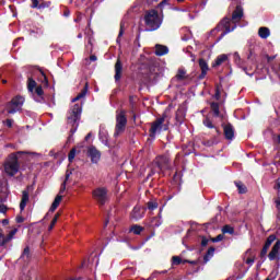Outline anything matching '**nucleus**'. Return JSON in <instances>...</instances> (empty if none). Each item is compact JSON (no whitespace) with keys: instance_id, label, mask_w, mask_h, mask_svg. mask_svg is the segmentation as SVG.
<instances>
[{"instance_id":"1","label":"nucleus","mask_w":280,"mask_h":280,"mask_svg":"<svg viewBox=\"0 0 280 280\" xmlns=\"http://www.w3.org/2000/svg\"><path fill=\"white\" fill-rule=\"evenodd\" d=\"M243 18L244 8H242V5H236L235 10L232 13V19L228 16L223 18L217 25V27L211 31V34H213L214 32H221V30H225V32H223L217 40L218 43H220V40L224 38L226 34H231V32H234V30L237 27V24L235 23H240Z\"/></svg>"},{"instance_id":"2","label":"nucleus","mask_w":280,"mask_h":280,"mask_svg":"<svg viewBox=\"0 0 280 280\" xmlns=\"http://www.w3.org/2000/svg\"><path fill=\"white\" fill-rule=\"evenodd\" d=\"M80 119H82V104H74L73 107L70 109L67 116V121L69 126H72L70 129V136L68 140H71L73 135L78 132V128L80 127Z\"/></svg>"},{"instance_id":"3","label":"nucleus","mask_w":280,"mask_h":280,"mask_svg":"<svg viewBox=\"0 0 280 280\" xmlns=\"http://www.w3.org/2000/svg\"><path fill=\"white\" fill-rule=\"evenodd\" d=\"M144 25H147L145 32H156L163 24V20L159 16V11L151 9L144 12Z\"/></svg>"},{"instance_id":"4","label":"nucleus","mask_w":280,"mask_h":280,"mask_svg":"<svg viewBox=\"0 0 280 280\" xmlns=\"http://www.w3.org/2000/svg\"><path fill=\"white\" fill-rule=\"evenodd\" d=\"M25 154V151H18L9 155V160L4 163V172L8 176H16L21 164L19 163V155Z\"/></svg>"},{"instance_id":"5","label":"nucleus","mask_w":280,"mask_h":280,"mask_svg":"<svg viewBox=\"0 0 280 280\" xmlns=\"http://www.w3.org/2000/svg\"><path fill=\"white\" fill-rule=\"evenodd\" d=\"M155 167L151 171L150 176L153 174H161V172H166L167 170H172V163L170 156L167 155H160L156 158L154 162Z\"/></svg>"},{"instance_id":"6","label":"nucleus","mask_w":280,"mask_h":280,"mask_svg":"<svg viewBox=\"0 0 280 280\" xmlns=\"http://www.w3.org/2000/svg\"><path fill=\"white\" fill-rule=\"evenodd\" d=\"M128 125V118L126 117V110L121 109L116 115V126L114 137H119L122 132H126V126Z\"/></svg>"},{"instance_id":"7","label":"nucleus","mask_w":280,"mask_h":280,"mask_svg":"<svg viewBox=\"0 0 280 280\" xmlns=\"http://www.w3.org/2000/svg\"><path fill=\"white\" fill-rule=\"evenodd\" d=\"M25 103V98L21 95H18L11 100V102L7 103L5 108L9 115H14L21 110V106Z\"/></svg>"},{"instance_id":"8","label":"nucleus","mask_w":280,"mask_h":280,"mask_svg":"<svg viewBox=\"0 0 280 280\" xmlns=\"http://www.w3.org/2000/svg\"><path fill=\"white\" fill-rule=\"evenodd\" d=\"M92 196L100 207H104L108 201V188L97 187L92 191Z\"/></svg>"},{"instance_id":"9","label":"nucleus","mask_w":280,"mask_h":280,"mask_svg":"<svg viewBox=\"0 0 280 280\" xmlns=\"http://www.w3.org/2000/svg\"><path fill=\"white\" fill-rule=\"evenodd\" d=\"M27 91L28 93L35 94L36 96L40 97L43 100V95H45V91H43V85H38L36 83V80L34 78L28 77L27 78Z\"/></svg>"},{"instance_id":"10","label":"nucleus","mask_w":280,"mask_h":280,"mask_svg":"<svg viewBox=\"0 0 280 280\" xmlns=\"http://www.w3.org/2000/svg\"><path fill=\"white\" fill-rule=\"evenodd\" d=\"M165 117L166 115L164 114L162 117L158 118L155 121L151 124V128L149 129V137H151V139H154L156 137V132H161V130H163Z\"/></svg>"},{"instance_id":"11","label":"nucleus","mask_w":280,"mask_h":280,"mask_svg":"<svg viewBox=\"0 0 280 280\" xmlns=\"http://www.w3.org/2000/svg\"><path fill=\"white\" fill-rule=\"evenodd\" d=\"M89 159H91V163L97 164L100 163L101 159H102V152L100 150H97V148L95 145H90L88 148V152H86Z\"/></svg>"},{"instance_id":"12","label":"nucleus","mask_w":280,"mask_h":280,"mask_svg":"<svg viewBox=\"0 0 280 280\" xmlns=\"http://www.w3.org/2000/svg\"><path fill=\"white\" fill-rule=\"evenodd\" d=\"M222 128L226 141H233L235 139V128H233V125L231 122L222 124Z\"/></svg>"},{"instance_id":"13","label":"nucleus","mask_w":280,"mask_h":280,"mask_svg":"<svg viewBox=\"0 0 280 280\" xmlns=\"http://www.w3.org/2000/svg\"><path fill=\"white\" fill-rule=\"evenodd\" d=\"M30 202V187L22 191V199L20 202V211H25L27 203Z\"/></svg>"},{"instance_id":"14","label":"nucleus","mask_w":280,"mask_h":280,"mask_svg":"<svg viewBox=\"0 0 280 280\" xmlns=\"http://www.w3.org/2000/svg\"><path fill=\"white\" fill-rule=\"evenodd\" d=\"M60 202H62V195H57L50 206L49 211L44 217V220H47V218H49V213H54V211H56V209H58V207H60Z\"/></svg>"},{"instance_id":"15","label":"nucleus","mask_w":280,"mask_h":280,"mask_svg":"<svg viewBox=\"0 0 280 280\" xmlns=\"http://www.w3.org/2000/svg\"><path fill=\"white\" fill-rule=\"evenodd\" d=\"M122 71H124V65L121 63V59H117L115 63V75H114L115 82H119V80H121Z\"/></svg>"},{"instance_id":"16","label":"nucleus","mask_w":280,"mask_h":280,"mask_svg":"<svg viewBox=\"0 0 280 280\" xmlns=\"http://www.w3.org/2000/svg\"><path fill=\"white\" fill-rule=\"evenodd\" d=\"M279 250H280V241L278 240L272 246L271 252L268 255L270 261H275V259H277V255H279Z\"/></svg>"},{"instance_id":"17","label":"nucleus","mask_w":280,"mask_h":280,"mask_svg":"<svg viewBox=\"0 0 280 280\" xmlns=\"http://www.w3.org/2000/svg\"><path fill=\"white\" fill-rule=\"evenodd\" d=\"M131 220H135L136 222L141 220L143 218V212H141V208L139 206H136L131 213H130Z\"/></svg>"},{"instance_id":"18","label":"nucleus","mask_w":280,"mask_h":280,"mask_svg":"<svg viewBox=\"0 0 280 280\" xmlns=\"http://www.w3.org/2000/svg\"><path fill=\"white\" fill-rule=\"evenodd\" d=\"M170 54V48L161 44L155 45V56H165Z\"/></svg>"},{"instance_id":"19","label":"nucleus","mask_w":280,"mask_h":280,"mask_svg":"<svg viewBox=\"0 0 280 280\" xmlns=\"http://www.w3.org/2000/svg\"><path fill=\"white\" fill-rule=\"evenodd\" d=\"M234 60H235L236 65H238V67H241V69H243V71H245V73L247 75H250V78H252V75H254L253 72L248 73V68L247 67L242 66V57H240V52L234 54Z\"/></svg>"},{"instance_id":"20","label":"nucleus","mask_w":280,"mask_h":280,"mask_svg":"<svg viewBox=\"0 0 280 280\" xmlns=\"http://www.w3.org/2000/svg\"><path fill=\"white\" fill-rule=\"evenodd\" d=\"M143 231H145V228H143L139 224H133L129 229V233H133V235H141V233H143Z\"/></svg>"},{"instance_id":"21","label":"nucleus","mask_w":280,"mask_h":280,"mask_svg":"<svg viewBox=\"0 0 280 280\" xmlns=\"http://www.w3.org/2000/svg\"><path fill=\"white\" fill-rule=\"evenodd\" d=\"M86 93H89V83H85L81 92L74 98H72V102H79V100H82V97H86Z\"/></svg>"},{"instance_id":"22","label":"nucleus","mask_w":280,"mask_h":280,"mask_svg":"<svg viewBox=\"0 0 280 280\" xmlns=\"http://www.w3.org/2000/svg\"><path fill=\"white\" fill-rule=\"evenodd\" d=\"M226 60H229V56L226 55H219L217 57V59L214 60V62L212 63V67L215 68V67H220V65H222L223 62H226Z\"/></svg>"},{"instance_id":"23","label":"nucleus","mask_w":280,"mask_h":280,"mask_svg":"<svg viewBox=\"0 0 280 280\" xmlns=\"http://www.w3.org/2000/svg\"><path fill=\"white\" fill-rule=\"evenodd\" d=\"M210 109L213 114V117H220V103L212 102L210 103Z\"/></svg>"},{"instance_id":"24","label":"nucleus","mask_w":280,"mask_h":280,"mask_svg":"<svg viewBox=\"0 0 280 280\" xmlns=\"http://www.w3.org/2000/svg\"><path fill=\"white\" fill-rule=\"evenodd\" d=\"M16 233H19V229L14 228L13 230H11L9 232V234L7 236H4V243L9 244V242H12V240H14V236L16 235Z\"/></svg>"},{"instance_id":"25","label":"nucleus","mask_w":280,"mask_h":280,"mask_svg":"<svg viewBox=\"0 0 280 280\" xmlns=\"http://www.w3.org/2000/svg\"><path fill=\"white\" fill-rule=\"evenodd\" d=\"M258 36L260 38H268L270 36V28L262 26L258 30Z\"/></svg>"},{"instance_id":"26","label":"nucleus","mask_w":280,"mask_h":280,"mask_svg":"<svg viewBox=\"0 0 280 280\" xmlns=\"http://www.w3.org/2000/svg\"><path fill=\"white\" fill-rule=\"evenodd\" d=\"M234 185L236 186L238 194H247L248 188L246 187V185H244V183L234 182Z\"/></svg>"},{"instance_id":"27","label":"nucleus","mask_w":280,"mask_h":280,"mask_svg":"<svg viewBox=\"0 0 280 280\" xmlns=\"http://www.w3.org/2000/svg\"><path fill=\"white\" fill-rule=\"evenodd\" d=\"M215 253V247H209L206 255L203 256V264H207L209 261L210 257H213Z\"/></svg>"},{"instance_id":"28","label":"nucleus","mask_w":280,"mask_h":280,"mask_svg":"<svg viewBox=\"0 0 280 280\" xmlns=\"http://www.w3.org/2000/svg\"><path fill=\"white\" fill-rule=\"evenodd\" d=\"M222 233L223 235H233L235 233V228L226 224L222 228Z\"/></svg>"},{"instance_id":"29","label":"nucleus","mask_w":280,"mask_h":280,"mask_svg":"<svg viewBox=\"0 0 280 280\" xmlns=\"http://www.w3.org/2000/svg\"><path fill=\"white\" fill-rule=\"evenodd\" d=\"M187 71H185V69H178L177 74H176V79L179 82H183V80H187Z\"/></svg>"},{"instance_id":"30","label":"nucleus","mask_w":280,"mask_h":280,"mask_svg":"<svg viewBox=\"0 0 280 280\" xmlns=\"http://www.w3.org/2000/svg\"><path fill=\"white\" fill-rule=\"evenodd\" d=\"M147 209H149V211H154V210L159 209V202H156V200L148 201Z\"/></svg>"},{"instance_id":"31","label":"nucleus","mask_w":280,"mask_h":280,"mask_svg":"<svg viewBox=\"0 0 280 280\" xmlns=\"http://www.w3.org/2000/svg\"><path fill=\"white\" fill-rule=\"evenodd\" d=\"M39 73L42 75V78L39 79L42 84H44V86H49V79H47V74H45V71L39 70Z\"/></svg>"},{"instance_id":"32","label":"nucleus","mask_w":280,"mask_h":280,"mask_svg":"<svg viewBox=\"0 0 280 280\" xmlns=\"http://www.w3.org/2000/svg\"><path fill=\"white\" fill-rule=\"evenodd\" d=\"M199 67L201 71H209V63H207V60L202 58L199 59Z\"/></svg>"},{"instance_id":"33","label":"nucleus","mask_w":280,"mask_h":280,"mask_svg":"<svg viewBox=\"0 0 280 280\" xmlns=\"http://www.w3.org/2000/svg\"><path fill=\"white\" fill-rule=\"evenodd\" d=\"M202 124H203V126H206V128H210V129L215 128V127L213 126V121H211V118H210V117H206V118L202 120Z\"/></svg>"},{"instance_id":"34","label":"nucleus","mask_w":280,"mask_h":280,"mask_svg":"<svg viewBox=\"0 0 280 280\" xmlns=\"http://www.w3.org/2000/svg\"><path fill=\"white\" fill-rule=\"evenodd\" d=\"M151 224L154 226V229H159V226L162 224L161 219L159 217H153L151 219Z\"/></svg>"},{"instance_id":"35","label":"nucleus","mask_w":280,"mask_h":280,"mask_svg":"<svg viewBox=\"0 0 280 280\" xmlns=\"http://www.w3.org/2000/svg\"><path fill=\"white\" fill-rule=\"evenodd\" d=\"M183 258H180L179 256H173L172 257V266H180V264H183Z\"/></svg>"},{"instance_id":"36","label":"nucleus","mask_w":280,"mask_h":280,"mask_svg":"<svg viewBox=\"0 0 280 280\" xmlns=\"http://www.w3.org/2000/svg\"><path fill=\"white\" fill-rule=\"evenodd\" d=\"M275 240H277V235L275 234L269 235L265 242V245L269 247L272 246V242H275Z\"/></svg>"},{"instance_id":"37","label":"nucleus","mask_w":280,"mask_h":280,"mask_svg":"<svg viewBox=\"0 0 280 280\" xmlns=\"http://www.w3.org/2000/svg\"><path fill=\"white\" fill-rule=\"evenodd\" d=\"M81 1L85 5H89V3H92V5H100V3H102V1L104 0H81Z\"/></svg>"},{"instance_id":"38","label":"nucleus","mask_w":280,"mask_h":280,"mask_svg":"<svg viewBox=\"0 0 280 280\" xmlns=\"http://www.w3.org/2000/svg\"><path fill=\"white\" fill-rule=\"evenodd\" d=\"M75 153H77V150L75 148H72L68 154V161L69 163H71L74 159H75Z\"/></svg>"},{"instance_id":"39","label":"nucleus","mask_w":280,"mask_h":280,"mask_svg":"<svg viewBox=\"0 0 280 280\" xmlns=\"http://www.w3.org/2000/svg\"><path fill=\"white\" fill-rule=\"evenodd\" d=\"M203 145H206L207 148H211L213 145H218V141H215V139L206 140V141H203Z\"/></svg>"},{"instance_id":"40","label":"nucleus","mask_w":280,"mask_h":280,"mask_svg":"<svg viewBox=\"0 0 280 280\" xmlns=\"http://www.w3.org/2000/svg\"><path fill=\"white\" fill-rule=\"evenodd\" d=\"M278 276H279V271L278 270H272L266 279L267 280H276Z\"/></svg>"},{"instance_id":"41","label":"nucleus","mask_w":280,"mask_h":280,"mask_svg":"<svg viewBox=\"0 0 280 280\" xmlns=\"http://www.w3.org/2000/svg\"><path fill=\"white\" fill-rule=\"evenodd\" d=\"M51 5L50 1H42L39 2V9L38 10H45Z\"/></svg>"},{"instance_id":"42","label":"nucleus","mask_w":280,"mask_h":280,"mask_svg":"<svg viewBox=\"0 0 280 280\" xmlns=\"http://www.w3.org/2000/svg\"><path fill=\"white\" fill-rule=\"evenodd\" d=\"M268 248H270L269 245L265 244L262 249L260 250V259H264V257H266V255H268Z\"/></svg>"},{"instance_id":"43","label":"nucleus","mask_w":280,"mask_h":280,"mask_svg":"<svg viewBox=\"0 0 280 280\" xmlns=\"http://www.w3.org/2000/svg\"><path fill=\"white\" fill-rule=\"evenodd\" d=\"M121 36H124V23H120V28H119L118 37L116 39V42L118 44L121 43Z\"/></svg>"},{"instance_id":"44","label":"nucleus","mask_w":280,"mask_h":280,"mask_svg":"<svg viewBox=\"0 0 280 280\" xmlns=\"http://www.w3.org/2000/svg\"><path fill=\"white\" fill-rule=\"evenodd\" d=\"M28 257H30V247L26 246V247L24 248V250H23V253H22V255H21L20 258H21V259H25V258L28 259Z\"/></svg>"},{"instance_id":"45","label":"nucleus","mask_w":280,"mask_h":280,"mask_svg":"<svg viewBox=\"0 0 280 280\" xmlns=\"http://www.w3.org/2000/svg\"><path fill=\"white\" fill-rule=\"evenodd\" d=\"M175 119H176L177 124H183V112L177 110L176 115H175Z\"/></svg>"},{"instance_id":"46","label":"nucleus","mask_w":280,"mask_h":280,"mask_svg":"<svg viewBox=\"0 0 280 280\" xmlns=\"http://www.w3.org/2000/svg\"><path fill=\"white\" fill-rule=\"evenodd\" d=\"M0 246H5V234H3V229H0Z\"/></svg>"},{"instance_id":"47","label":"nucleus","mask_w":280,"mask_h":280,"mask_svg":"<svg viewBox=\"0 0 280 280\" xmlns=\"http://www.w3.org/2000/svg\"><path fill=\"white\" fill-rule=\"evenodd\" d=\"M222 240H224V234H219L215 237L211 238V242L215 244L218 242H222Z\"/></svg>"},{"instance_id":"48","label":"nucleus","mask_w":280,"mask_h":280,"mask_svg":"<svg viewBox=\"0 0 280 280\" xmlns=\"http://www.w3.org/2000/svg\"><path fill=\"white\" fill-rule=\"evenodd\" d=\"M31 1H32L31 8L38 10L40 7V1L38 0H31Z\"/></svg>"},{"instance_id":"49","label":"nucleus","mask_w":280,"mask_h":280,"mask_svg":"<svg viewBox=\"0 0 280 280\" xmlns=\"http://www.w3.org/2000/svg\"><path fill=\"white\" fill-rule=\"evenodd\" d=\"M67 191V182L61 183L60 189H59V196L65 194Z\"/></svg>"},{"instance_id":"50","label":"nucleus","mask_w":280,"mask_h":280,"mask_svg":"<svg viewBox=\"0 0 280 280\" xmlns=\"http://www.w3.org/2000/svg\"><path fill=\"white\" fill-rule=\"evenodd\" d=\"M71 174H73L71 171H69V170L66 171V177L63 180V183H66V185L69 182V178H71Z\"/></svg>"},{"instance_id":"51","label":"nucleus","mask_w":280,"mask_h":280,"mask_svg":"<svg viewBox=\"0 0 280 280\" xmlns=\"http://www.w3.org/2000/svg\"><path fill=\"white\" fill-rule=\"evenodd\" d=\"M3 124L7 125V128H12V125L14 124L13 119L8 118L5 121H3Z\"/></svg>"},{"instance_id":"52","label":"nucleus","mask_w":280,"mask_h":280,"mask_svg":"<svg viewBox=\"0 0 280 280\" xmlns=\"http://www.w3.org/2000/svg\"><path fill=\"white\" fill-rule=\"evenodd\" d=\"M208 244H209V238L206 236H202L201 237V246L205 247V246H208Z\"/></svg>"},{"instance_id":"53","label":"nucleus","mask_w":280,"mask_h":280,"mask_svg":"<svg viewBox=\"0 0 280 280\" xmlns=\"http://www.w3.org/2000/svg\"><path fill=\"white\" fill-rule=\"evenodd\" d=\"M198 260H187V259H184L183 264H190L191 266H198Z\"/></svg>"},{"instance_id":"54","label":"nucleus","mask_w":280,"mask_h":280,"mask_svg":"<svg viewBox=\"0 0 280 280\" xmlns=\"http://www.w3.org/2000/svg\"><path fill=\"white\" fill-rule=\"evenodd\" d=\"M0 202L3 205V202H8V195L0 194Z\"/></svg>"},{"instance_id":"55","label":"nucleus","mask_w":280,"mask_h":280,"mask_svg":"<svg viewBox=\"0 0 280 280\" xmlns=\"http://www.w3.org/2000/svg\"><path fill=\"white\" fill-rule=\"evenodd\" d=\"M245 264H247L248 266H253L255 264V257L247 258Z\"/></svg>"},{"instance_id":"56","label":"nucleus","mask_w":280,"mask_h":280,"mask_svg":"<svg viewBox=\"0 0 280 280\" xmlns=\"http://www.w3.org/2000/svg\"><path fill=\"white\" fill-rule=\"evenodd\" d=\"M58 221H56V219H52L51 222H50V225L48 226V231H54V228L56 226V223Z\"/></svg>"},{"instance_id":"57","label":"nucleus","mask_w":280,"mask_h":280,"mask_svg":"<svg viewBox=\"0 0 280 280\" xmlns=\"http://www.w3.org/2000/svg\"><path fill=\"white\" fill-rule=\"evenodd\" d=\"M8 211V206L0 203V213H7Z\"/></svg>"},{"instance_id":"58","label":"nucleus","mask_w":280,"mask_h":280,"mask_svg":"<svg viewBox=\"0 0 280 280\" xmlns=\"http://www.w3.org/2000/svg\"><path fill=\"white\" fill-rule=\"evenodd\" d=\"M214 97H215V100H220V97H221L220 88H218V86L215 88Z\"/></svg>"},{"instance_id":"59","label":"nucleus","mask_w":280,"mask_h":280,"mask_svg":"<svg viewBox=\"0 0 280 280\" xmlns=\"http://www.w3.org/2000/svg\"><path fill=\"white\" fill-rule=\"evenodd\" d=\"M276 208L280 211V197L275 199Z\"/></svg>"},{"instance_id":"60","label":"nucleus","mask_w":280,"mask_h":280,"mask_svg":"<svg viewBox=\"0 0 280 280\" xmlns=\"http://www.w3.org/2000/svg\"><path fill=\"white\" fill-rule=\"evenodd\" d=\"M266 58H267V62H271L272 60H275L277 58V56L266 55Z\"/></svg>"},{"instance_id":"61","label":"nucleus","mask_w":280,"mask_h":280,"mask_svg":"<svg viewBox=\"0 0 280 280\" xmlns=\"http://www.w3.org/2000/svg\"><path fill=\"white\" fill-rule=\"evenodd\" d=\"M205 78H207V71L201 70V73L199 74V80H205Z\"/></svg>"},{"instance_id":"62","label":"nucleus","mask_w":280,"mask_h":280,"mask_svg":"<svg viewBox=\"0 0 280 280\" xmlns=\"http://www.w3.org/2000/svg\"><path fill=\"white\" fill-rule=\"evenodd\" d=\"M18 224H22V222H25V219L23 217H16Z\"/></svg>"},{"instance_id":"63","label":"nucleus","mask_w":280,"mask_h":280,"mask_svg":"<svg viewBox=\"0 0 280 280\" xmlns=\"http://www.w3.org/2000/svg\"><path fill=\"white\" fill-rule=\"evenodd\" d=\"M90 60H91V62H96L97 56L91 55V56H90Z\"/></svg>"},{"instance_id":"64","label":"nucleus","mask_w":280,"mask_h":280,"mask_svg":"<svg viewBox=\"0 0 280 280\" xmlns=\"http://www.w3.org/2000/svg\"><path fill=\"white\" fill-rule=\"evenodd\" d=\"M2 224H3V226H8V224H10V220L3 219Z\"/></svg>"}]
</instances>
